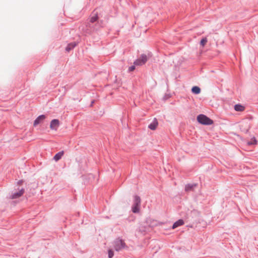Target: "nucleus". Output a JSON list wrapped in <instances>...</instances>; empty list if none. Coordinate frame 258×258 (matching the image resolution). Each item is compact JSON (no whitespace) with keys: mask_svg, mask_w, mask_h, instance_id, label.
<instances>
[{"mask_svg":"<svg viewBox=\"0 0 258 258\" xmlns=\"http://www.w3.org/2000/svg\"><path fill=\"white\" fill-rule=\"evenodd\" d=\"M114 255V252L112 249H109L108 250V257L109 258H112Z\"/></svg>","mask_w":258,"mask_h":258,"instance_id":"19","label":"nucleus"},{"mask_svg":"<svg viewBox=\"0 0 258 258\" xmlns=\"http://www.w3.org/2000/svg\"><path fill=\"white\" fill-rule=\"evenodd\" d=\"M98 15L100 16V19L101 18H104V19H108V16L106 15H105L104 16V13L103 12H102V13H100L99 14H98Z\"/></svg>","mask_w":258,"mask_h":258,"instance_id":"20","label":"nucleus"},{"mask_svg":"<svg viewBox=\"0 0 258 258\" xmlns=\"http://www.w3.org/2000/svg\"><path fill=\"white\" fill-rule=\"evenodd\" d=\"M141 199L138 195L134 197L133 204L132 207V211L134 213H138L140 211Z\"/></svg>","mask_w":258,"mask_h":258,"instance_id":"2","label":"nucleus"},{"mask_svg":"<svg viewBox=\"0 0 258 258\" xmlns=\"http://www.w3.org/2000/svg\"><path fill=\"white\" fill-rule=\"evenodd\" d=\"M46 118L45 115L41 114L39 115L34 121L33 125L36 126L41 122H42Z\"/></svg>","mask_w":258,"mask_h":258,"instance_id":"7","label":"nucleus"},{"mask_svg":"<svg viewBox=\"0 0 258 258\" xmlns=\"http://www.w3.org/2000/svg\"><path fill=\"white\" fill-rule=\"evenodd\" d=\"M94 103V100L92 101L91 105L92 106V105Z\"/></svg>","mask_w":258,"mask_h":258,"instance_id":"23","label":"nucleus"},{"mask_svg":"<svg viewBox=\"0 0 258 258\" xmlns=\"http://www.w3.org/2000/svg\"><path fill=\"white\" fill-rule=\"evenodd\" d=\"M197 119L199 123L203 125H211L213 123L212 119L203 114L198 115Z\"/></svg>","mask_w":258,"mask_h":258,"instance_id":"3","label":"nucleus"},{"mask_svg":"<svg viewBox=\"0 0 258 258\" xmlns=\"http://www.w3.org/2000/svg\"><path fill=\"white\" fill-rule=\"evenodd\" d=\"M201 88L197 86H194L191 88V92L196 95H198L201 93Z\"/></svg>","mask_w":258,"mask_h":258,"instance_id":"14","label":"nucleus"},{"mask_svg":"<svg viewBox=\"0 0 258 258\" xmlns=\"http://www.w3.org/2000/svg\"><path fill=\"white\" fill-rule=\"evenodd\" d=\"M135 65L134 64V65L128 68V71H127L128 73L132 72L135 70L136 68H135Z\"/></svg>","mask_w":258,"mask_h":258,"instance_id":"21","label":"nucleus"},{"mask_svg":"<svg viewBox=\"0 0 258 258\" xmlns=\"http://www.w3.org/2000/svg\"><path fill=\"white\" fill-rule=\"evenodd\" d=\"M113 247L116 251H119L123 249L128 248V246L126 245L124 240L120 238H116L114 241Z\"/></svg>","mask_w":258,"mask_h":258,"instance_id":"1","label":"nucleus"},{"mask_svg":"<svg viewBox=\"0 0 258 258\" xmlns=\"http://www.w3.org/2000/svg\"><path fill=\"white\" fill-rule=\"evenodd\" d=\"M134 64L135 66H142L144 64L142 62H141V60L139 58L134 61Z\"/></svg>","mask_w":258,"mask_h":258,"instance_id":"17","label":"nucleus"},{"mask_svg":"<svg viewBox=\"0 0 258 258\" xmlns=\"http://www.w3.org/2000/svg\"><path fill=\"white\" fill-rule=\"evenodd\" d=\"M158 124L157 119L154 118L153 121L148 125V128L152 131L155 130Z\"/></svg>","mask_w":258,"mask_h":258,"instance_id":"9","label":"nucleus"},{"mask_svg":"<svg viewBox=\"0 0 258 258\" xmlns=\"http://www.w3.org/2000/svg\"><path fill=\"white\" fill-rule=\"evenodd\" d=\"M18 191H16V192H14L13 194H12V195L11 196V199H18V198L21 197L24 194L25 189L24 188H22L21 189H19L18 188Z\"/></svg>","mask_w":258,"mask_h":258,"instance_id":"5","label":"nucleus"},{"mask_svg":"<svg viewBox=\"0 0 258 258\" xmlns=\"http://www.w3.org/2000/svg\"><path fill=\"white\" fill-rule=\"evenodd\" d=\"M257 144V140H256L255 137H253L251 139V140L250 141H248L247 142L248 145H256Z\"/></svg>","mask_w":258,"mask_h":258,"instance_id":"16","label":"nucleus"},{"mask_svg":"<svg viewBox=\"0 0 258 258\" xmlns=\"http://www.w3.org/2000/svg\"><path fill=\"white\" fill-rule=\"evenodd\" d=\"M59 125V121L57 119H52L50 124V128L51 130H55L56 131L57 130V128Z\"/></svg>","mask_w":258,"mask_h":258,"instance_id":"6","label":"nucleus"},{"mask_svg":"<svg viewBox=\"0 0 258 258\" xmlns=\"http://www.w3.org/2000/svg\"><path fill=\"white\" fill-rule=\"evenodd\" d=\"M77 44L78 43L76 42H72L69 43L66 47V51L70 52L77 46Z\"/></svg>","mask_w":258,"mask_h":258,"instance_id":"10","label":"nucleus"},{"mask_svg":"<svg viewBox=\"0 0 258 258\" xmlns=\"http://www.w3.org/2000/svg\"><path fill=\"white\" fill-rule=\"evenodd\" d=\"M150 56V53H148V56L146 55V54H141L140 56L139 57V58L141 60V62H142L144 64L146 63V62L147 61L148 58H149Z\"/></svg>","mask_w":258,"mask_h":258,"instance_id":"11","label":"nucleus"},{"mask_svg":"<svg viewBox=\"0 0 258 258\" xmlns=\"http://www.w3.org/2000/svg\"><path fill=\"white\" fill-rule=\"evenodd\" d=\"M234 109L236 111H242L244 110L245 107L240 104H237L234 105Z\"/></svg>","mask_w":258,"mask_h":258,"instance_id":"15","label":"nucleus"},{"mask_svg":"<svg viewBox=\"0 0 258 258\" xmlns=\"http://www.w3.org/2000/svg\"><path fill=\"white\" fill-rule=\"evenodd\" d=\"M183 224H184V221L181 219H179L173 223L172 228L173 229H175L180 226H182Z\"/></svg>","mask_w":258,"mask_h":258,"instance_id":"12","label":"nucleus"},{"mask_svg":"<svg viewBox=\"0 0 258 258\" xmlns=\"http://www.w3.org/2000/svg\"><path fill=\"white\" fill-rule=\"evenodd\" d=\"M24 182V180H19L18 182H17V184L18 185H21Z\"/></svg>","mask_w":258,"mask_h":258,"instance_id":"22","label":"nucleus"},{"mask_svg":"<svg viewBox=\"0 0 258 258\" xmlns=\"http://www.w3.org/2000/svg\"><path fill=\"white\" fill-rule=\"evenodd\" d=\"M198 185L197 183L187 184L185 185L184 190L186 192L194 191L195 187Z\"/></svg>","mask_w":258,"mask_h":258,"instance_id":"8","label":"nucleus"},{"mask_svg":"<svg viewBox=\"0 0 258 258\" xmlns=\"http://www.w3.org/2000/svg\"><path fill=\"white\" fill-rule=\"evenodd\" d=\"M64 154V151H61L56 153L53 157V160L55 161L59 160Z\"/></svg>","mask_w":258,"mask_h":258,"instance_id":"13","label":"nucleus"},{"mask_svg":"<svg viewBox=\"0 0 258 258\" xmlns=\"http://www.w3.org/2000/svg\"><path fill=\"white\" fill-rule=\"evenodd\" d=\"M96 22H97L100 26L102 27V25L103 23V20L100 19V16L98 15V12L95 13V11H94L92 13V16L89 19V23L88 24V27H91V24Z\"/></svg>","mask_w":258,"mask_h":258,"instance_id":"4","label":"nucleus"},{"mask_svg":"<svg viewBox=\"0 0 258 258\" xmlns=\"http://www.w3.org/2000/svg\"><path fill=\"white\" fill-rule=\"evenodd\" d=\"M207 41V38L206 37H204L201 40L200 44L202 46H204L206 45Z\"/></svg>","mask_w":258,"mask_h":258,"instance_id":"18","label":"nucleus"}]
</instances>
